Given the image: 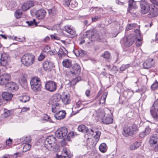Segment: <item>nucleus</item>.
Masks as SVG:
<instances>
[{
	"instance_id": "obj_7",
	"label": "nucleus",
	"mask_w": 158,
	"mask_h": 158,
	"mask_svg": "<svg viewBox=\"0 0 158 158\" xmlns=\"http://www.w3.org/2000/svg\"><path fill=\"white\" fill-rule=\"evenodd\" d=\"M88 135L86 133V135H88V139H91L93 137L95 140L96 143H97L99 140L101 133L99 131H94L92 129L88 130Z\"/></svg>"
},
{
	"instance_id": "obj_32",
	"label": "nucleus",
	"mask_w": 158,
	"mask_h": 158,
	"mask_svg": "<svg viewBox=\"0 0 158 158\" xmlns=\"http://www.w3.org/2000/svg\"><path fill=\"white\" fill-rule=\"evenodd\" d=\"M62 64L63 66L69 68L72 66V61L69 59H65L62 61Z\"/></svg>"
},
{
	"instance_id": "obj_14",
	"label": "nucleus",
	"mask_w": 158,
	"mask_h": 158,
	"mask_svg": "<svg viewBox=\"0 0 158 158\" xmlns=\"http://www.w3.org/2000/svg\"><path fill=\"white\" fill-rule=\"evenodd\" d=\"M10 78L8 74L4 73L0 76V84L3 85L7 84Z\"/></svg>"
},
{
	"instance_id": "obj_23",
	"label": "nucleus",
	"mask_w": 158,
	"mask_h": 158,
	"mask_svg": "<svg viewBox=\"0 0 158 158\" xmlns=\"http://www.w3.org/2000/svg\"><path fill=\"white\" fill-rule=\"evenodd\" d=\"M34 5L33 3L31 1H29L24 3L22 6V9L23 11H25L29 9Z\"/></svg>"
},
{
	"instance_id": "obj_30",
	"label": "nucleus",
	"mask_w": 158,
	"mask_h": 158,
	"mask_svg": "<svg viewBox=\"0 0 158 158\" xmlns=\"http://www.w3.org/2000/svg\"><path fill=\"white\" fill-rule=\"evenodd\" d=\"M19 99L21 102L25 103L29 100L30 97L28 95H23L19 96Z\"/></svg>"
},
{
	"instance_id": "obj_44",
	"label": "nucleus",
	"mask_w": 158,
	"mask_h": 158,
	"mask_svg": "<svg viewBox=\"0 0 158 158\" xmlns=\"http://www.w3.org/2000/svg\"><path fill=\"white\" fill-rule=\"evenodd\" d=\"M130 66L129 64H123L120 67V70L121 71H123L127 69H128Z\"/></svg>"
},
{
	"instance_id": "obj_5",
	"label": "nucleus",
	"mask_w": 158,
	"mask_h": 158,
	"mask_svg": "<svg viewBox=\"0 0 158 158\" xmlns=\"http://www.w3.org/2000/svg\"><path fill=\"white\" fill-rule=\"evenodd\" d=\"M158 110V98L154 102L153 106L150 110L151 115L154 120L158 122V114L157 112Z\"/></svg>"
},
{
	"instance_id": "obj_2",
	"label": "nucleus",
	"mask_w": 158,
	"mask_h": 158,
	"mask_svg": "<svg viewBox=\"0 0 158 158\" xmlns=\"http://www.w3.org/2000/svg\"><path fill=\"white\" fill-rule=\"evenodd\" d=\"M67 133V129L65 127H63L58 129L56 131L55 134L56 137L59 139L64 140L65 139L69 140L70 136L73 135V133L70 132L68 134Z\"/></svg>"
},
{
	"instance_id": "obj_60",
	"label": "nucleus",
	"mask_w": 158,
	"mask_h": 158,
	"mask_svg": "<svg viewBox=\"0 0 158 158\" xmlns=\"http://www.w3.org/2000/svg\"><path fill=\"white\" fill-rule=\"evenodd\" d=\"M29 107H24L22 108L21 110V112H25L29 110Z\"/></svg>"
},
{
	"instance_id": "obj_54",
	"label": "nucleus",
	"mask_w": 158,
	"mask_h": 158,
	"mask_svg": "<svg viewBox=\"0 0 158 158\" xmlns=\"http://www.w3.org/2000/svg\"><path fill=\"white\" fill-rule=\"evenodd\" d=\"M81 80V78L80 77H77L73 79L72 81V83L76 84L77 82H78Z\"/></svg>"
},
{
	"instance_id": "obj_40",
	"label": "nucleus",
	"mask_w": 158,
	"mask_h": 158,
	"mask_svg": "<svg viewBox=\"0 0 158 158\" xmlns=\"http://www.w3.org/2000/svg\"><path fill=\"white\" fill-rule=\"evenodd\" d=\"M24 144L23 148V151L24 152H26L30 149L31 145L30 143Z\"/></svg>"
},
{
	"instance_id": "obj_16",
	"label": "nucleus",
	"mask_w": 158,
	"mask_h": 158,
	"mask_svg": "<svg viewBox=\"0 0 158 158\" xmlns=\"http://www.w3.org/2000/svg\"><path fill=\"white\" fill-rule=\"evenodd\" d=\"M85 101L79 100L76 103L75 105L73 106L72 108V111L73 112H74L76 114L79 111L81 110L82 108L80 109H78V108L81 106L85 104L83 103Z\"/></svg>"
},
{
	"instance_id": "obj_11",
	"label": "nucleus",
	"mask_w": 158,
	"mask_h": 158,
	"mask_svg": "<svg viewBox=\"0 0 158 158\" xmlns=\"http://www.w3.org/2000/svg\"><path fill=\"white\" fill-rule=\"evenodd\" d=\"M81 71V68L80 65L77 64H73L70 70V73L73 75L79 74Z\"/></svg>"
},
{
	"instance_id": "obj_41",
	"label": "nucleus",
	"mask_w": 158,
	"mask_h": 158,
	"mask_svg": "<svg viewBox=\"0 0 158 158\" xmlns=\"http://www.w3.org/2000/svg\"><path fill=\"white\" fill-rule=\"evenodd\" d=\"M105 113L103 111L98 113L97 116L98 120L99 121H102L105 116Z\"/></svg>"
},
{
	"instance_id": "obj_35",
	"label": "nucleus",
	"mask_w": 158,
	"mask_h": 158,
	"mask_svg": "<svg viewBox=\"0 0 158 158\" xmlns=\"http://www.w3.org/2000/svg\"><path fill=\"white\" fill-rule=\"evenodd\" d=\"M99 149L100 151L102 152H105L107 150L106 145V144L104 143H102L99 146Z\"/></svg>"
},
{
	"instance_id": "obj_28",
	"label": "nucleus",
	"mask_w": 158,
	"mask_h": 158,
	"mask_svg": "<svg viewBox=\"0 0 158 158\" xmlns=\"http://www.w3.org/2000/svg\"><path fill=\"white\" fill-rule=\"evenodd\" d=\"M158 15V9L155 6L152 8L150 12V17H153Z\"/></svg>"
},
{
	"instance_id": "obj_39",
	"label": "nucleus",
	"mask_w": 158,
	"mask_h": 158,
	"mask_svg": "<svg viewBox=\"0 0 158 158\" xmlns=\"http://www.w3.org/2000/svg\"><path fill=\"white\" fill-rule=\"evenodd\" d=\"M22 140L23 143H30L31 140V137L29 136L24 137L22 138Z\"/></svg>"
},
{
	"instance_id": "obj_27",
	"label": "nucleus",
	"mask_w": 158,
	"mask_h": 158,
	"mask_svg": "<svg viewBox=\"0 0 158 158\" xmlns=\"http://www.w3.org/2000/svg\"><path fill=\"white\" fill-rule=\"evenodd\" d=\"M136 8V2L133 0H129V7L128 9V11L130 12L132 9Z\"/></svg>"
},
{
	"instance_id": "obj_12",
	"label": "nucleus",
	"mask_w": 158,
	"mask_h": 158,
	"mask_svg": "<svg viewBox=\"0 0 158 158\" xmlns=\"http://www.w3.org/2000/svg\"><path fill=\"white\" fill-rule=\"evenodd\" d=\"M158 143V134H154L150 136L149 140V144L151 146H154Z\"/></svg>"
},
{
	"instance_id": "obj_51",
	"label": "nucleus",
	"mask_w": 158,
	"mask_h": 158,
	"mask_svg": "<svg viewBox=\"0 0 158 158\" xmlns=\"http://www.w3.org/2000/svg\"><path fill=\"white\" fill-rule=\"evenodd\" d=\"M25 37H23L22 38H17L16 36H15L14 37V39L13 40H17L19 41L22 42L25 41Z\"/></svg>"
},
{
	"instance_id": "obj_46",
	"label": "nucleus",
	"mask_w": 158,
	"mask_h": 158,
	"mask_svg": "<svg viewBox=\"0 0 158 158\" xmlns=\"http://www.w3.org/2000/svg\"><path fill=\"white\" fill-rule=\"evenodd\" d=\"M77 5V2L75 0H72L71 2L70 5L73 8L76 7Z\"/></svg>"
},
{
	"instance_id": "obj_59",
	"label": "nucleus",
	"mask_w": 158,
	"mask_h": 158,
	"mask_svg": "<svg viewBox=\"0 0 158 158\" xmlns=\"http://www.w3.org/2000/svg\"><path fill=\"white\" fill-rule=\"evenodd\" d=\"M86 52L82 50H80V56H83L86 54Z\"/></svg>"
},
{
	"instance_id": "obj_37",
	"label": "nucleus",
	"mask_w": 158,
	"mask_h": 158,
	"mask_svg": "<svg viewBox=\"0 0 158 158\" xmlns=\"http://www.w3.org/2000/svg\"><path fill=\"white\" fill-rule=\"evenodd\" d=\"M52 111L53 113H56L59 110L60 106L59 104H52Z\"/></svg>"
},
{
	"instance_id": "obj_33",
	"label": "nucleus",
	"mask_w": 158,
	"mask_h": 158,
	"mask_svg": "<svg viewBox=\"0 0 158 158\" xmlns=\"http://www.w3.org/2000/svg\"><path fill=\"white\" fill-rule=\"evenodd\" d=\"M78 130L80 132L83 133L85 132V133H87V135H88V129L85 125H82L79 126L78 127Z\"/></svg>"
},
{
	"instance_id": "obj_50",
	"label": "nucleus",
	"mask_w": 158,
	"mask_h": 158,
	"mask_svg": "<svg viewBox=\"0 0 158 158\" xmlns=\"http://www.w3.org/2000/svg\"><path fill=\"white\" fill-rule=\"evenodd\" d=\"M57 53V51L55 49H53L50 50L48 52L49 54L50 55H53L56 54Z\"/></svg>"
},
{
	"instance_id": "obj_15",
	"label": "nucleus",
	"mask_w": 158,
	"mask_h": 158,
	"mask_svg": "<svg viewBox=\"0 0 158 158\" xmlns=\"http://www.w3.org/2000/svg\"><path fill=\"white\" fill-rule=\"evenodd\" d=\"M9 56L5 53H2L0 58V64L2 66H6L9 60Z\"/></svg>"
},
{
	"instance_id": "obj_58",
	"label": "nucleus",
	"mask_w": 158,
	"mask_h": 158,
	"mask_svg": "<svg viewBox=\"0 0 158 158\" xmlns=\"http://www.w3.org/2000/svg\"><path fill=\"white\" fill-rule=\"evenodd\" d=\"M100 18V17L98 16H95L94 17H92V20L93 22H95L98 20Z\"/></svg>"
},
{
	"instance_id": "obj_24",
	"label": "nucleus",
	"mask_w": 158,
	"mask_h": 158,
	"mask_svg": "<svg viewBox=\"0 0 158 158\" xmlns=\"http://www.w3.org/2000/svg\"><path fill=\"white\" fill-rule=\"evenodd\" d=\"M135 32L136 33V38L137 39L135 44L137 46L139 47L142 44V39L140 36V34L139 33V31L137 29L135 31Z\"/></svg>"
},
{
	"instance_id": "obj_38",
	"label": "nucleus",
	"mask_w": 158,
	"mask_h": 158,
	"mask_svg": "<svg viewBox=\"0 0 158 158\" xmlns=\"http://www.w3.org/2000/svg\"><path fill=\"white\" fill-rule=\"evenodd\" d=\"M107 95V93L105 92L103 94L100 100V104H104L105 102L106 99Z\"/></svg>"
},
{
	"instance_id": "obj_55",
	"label": "nucleus",
	"mask_w": 158,
	"mask_h": 158,
	"mask_svg": "<svg viewBox=\"0 0 158 158\" xmlns=\"http://www.w3.org/2000/svg\"><path fill=\"white\" fill-rule=\"evenodd\" d=\"M12 140L10 138H9L6 141V145L9 146L11 145L12 143Z\"/></svg>"
},
{
	"instance_id": "obj_62",
	"label": "nucleus",
	"mask_w": 158,
	"mask_h": 158,
	"mask_svg": "<svg viewBox=\"0 0 158 158\" xmlns=\"http://www.w3.org/2000/svg\"><path fill=\"white\" fill-rule=\"evenodd\" d=\"M153 4L158 6V1L156 0H149Z\"/></svg>"
},
{
	"instance_id": "obj_6",
	"label": "nucleus",
	"mask_w": 158,
	"mask_h": 158,
	"mask_svg": "<svg viewBox=\"0 0 158 158\" xmlns=\"http://www.w3.org/2000/svg\"><path fill=\"white\" fill-rule=\"evenodd\" d=\"M140 10L143 14H145L149 10L150 6L148 2L145 0H142L140 1Z\"/></svg>"
},
{
	"instance_id": "obj_13",
	"label": "nucleus",
	"mask_w": 158,
	"mask_h": 158,
	"mask_svg": "<svg viewBox=\"0 0 158 158\" xmlns=\"http://www.w3.org/2000/svg\"><path fill=\"white\" fill-rule=\"evenodd\" d=\"M6 88L9 90L11 91H14L18 89L19 87L16 83L10 82L7 84L6 85Z\"/></svg>"
},
{
	"instance_id": "obj_20",
	"label": "nucleus",
	"mask_w": 158,
	"mask_h": 158,
	"mask_svg": "<svg viewBox=\"0 0 158 158\" xmlns=\"http://www.w3.org/2000/svg\"><path fill=\"white\" fill-rule=\"evenodd\" d=\"M61 98V96L60 94H56L53 96L51 98L50 103L52 104H59L60 102Z\"/></svg>"
},
{
	"instance_id": "obj_1",
	"label": "nucleus",
	"mask_w": 158,
	"mask_h": 158,
	"mask_svg": "<svg viewBox=\"0 0 158 158\" xmlns=\"http://www.w3.org/2000/svg\"><path fill=\"white\" fill-rule=\"evenodd\" d=\"M44 148L50 151H57L59 147L55 137L53 135L48 136L46 139Z\"/></svg>"
},
{
	"instance_id": "obj_49",
	"label": "nucleus",
	"mask_w": 158,
	"mask_h": 158,
	"mask_svg": "<svg viewBox=\"0 0 158 158\" xmlns=\"http://www.w3.org/2000/svg\"><path fill=\"white\" fill-rule=\"evenodd\" d=\"M110 56V54L108 52H104L102 56L104 58L106 59L108 58Z\"/></svg>"
},
{
	"instance_id": "obj_19",
	"label": "nucleus",
	"mask_w": 158,
	"mask_h": 158,
	"mask_svg": "<svg viewBox=\"0 0 158 158\" xmlns=\"http://www.w3.org/2000/svg\"><path fill=\"white\" fill-rule=\"evenodd\" d=\"M154 64L153 59L149 58L143 63V65L144 69H147L152 66Z\"/></svg>"
},
{
	"instance_id": "obj_63",
	"label": "nucleus",
	"mask_w": 158,
	"mask_h": 158,
	"mask_svg": "<svg viewBox=\"0 0 158 158\" xmlns=\"http://www.w3.org/2000/svg\"><path fill=\"white\" fill-rule=\"evenodd\" d=\"M20 154L19 152L16 153L12 156L13 158H17L18 156L20 157Z\"/></svg>"
},
{
	"instance_id": "obj_9",
	"label": "nucleus",
	"mask_w": 158,
	"mask_h": 158,
	"mask_svg": "<svg viewBox=\"0 0 158 158\" xmlns=\"http://www.w3.org/2000/svg\"><path fill=\"white\" fill-rule=\"evenodd\" d=\"M43 65L44 70L47 72L50 71L55 66L53 63L50 60L44 61L43 62Z\"/></svg>"
},
{
	"instance_id": "obj_52",
	"label": "nucleus",
	"mask_w": 158,
	"mask_h": 158,
	"mask_svg": "<svg viewBox=\"0 0 158 158\" xmlns=\"http://www.w3.org/2000/svg\"><path fill=\"white\" fill-rule=\"evenodd\" d=\"M45 57V55L43 53H41L38 58V60L39 61H42Z\"/></svg>"
},
{
	"instance_id": "obj_29",
	"label": "nucleus",
	"mask_w": 158,
	"mask_h": 158,
	"mask_svg": "<svg viewBox=\"0 0 158 158\" xmlns=\"http://www.w3.org/2000/svg\"><path fill=\"white\" fill-rule=\"evenodd\" d=\"M61 99L63 102L66 105L70 103L71 101L69 96L67 94L64 95L61 98Z\"/></svg>"
},
{
	"instance_id": "obj_36",
	"label": "nucleus",
	"mask_w": 158,
	"mask_h": 158,
	"mask_svg": "<svg viewBox=\"0 0 158 158\" xmlns=\"http://www.w3.org/2000/svg\"><path fill=\"white\" fill-rule=\"evenodd\" d=\"M11 114V111L10 110L4 109L3 113L2 116L3 118H6L10 116Z\"/></svg>"
},
{
	"instance_id": "obj_8",
	"label": "nucleus",
	"mask_w": 158,
	"mask_h": 158,
	"mask_svg": "<svg viewBox=\"0 0 158 158\" xmlns=\"http://www.w3.org/2000/svg\"><path fill=\"white\" fill-rule=\"evenodd\" d=\"M45 87L46 90L50 92H53L56 90V83L53 81H48L46 82Z\"/></svg>"
},
{
	"instance_id": "obj_3",
	"label": "nucleus",
	"mask_w": 158,
	"mask_h": 158,
	"mask_svg": "<svg viewBox=\"0 0 158 158\" xmlns=\"http://www.w3.org/2000/svg\"><path fill=\"white\" fill-rule=\"evenodd\" d=\"M35 60V56L31 54L26 53L22 57L21 59L22 63L26 66L32 65Z\"/></svg>"
},
{
	"instance_id": "obj_57",
	"label": "nucleus",
	"mask_w": 158,
	"mask_h": 158,
	"mask_svg": "<svg viewBox=\"0 0 158 158\" xmlns=\"http://www.w3.org/2000/svg\"><path fill=\"white\" fill-rule=\"evenodd\" d=\"M50 36L51 39H52L57 40H59L60 39V38L59 36L54 35H51Z\"/></svg>"
},
{
	"instance_id": "obj_18",
	"label": "nucleus",
	"mask_w": 158,
	"mask_h": 158,
	"mask_svg": "<svg viewBox=\"0 0 158 158\" xmlns=\"http://www.w3.org/2000/svg\"><path fill=\"white\" fill-rule=\"evenodd\" d=\"M63 30L71 35L72 37H74L76 35V31L75 29L73 27L71 28L69 26H65L64 27Z\"/></svg>"
},
{
	"instance_id": "obj_53",
	"label": "nucleus",
	"mask_w": 158,
	"mask_h": 158,
	"mask_svg": "<svg viewBox=\"0 0 158 158\" xmlns=\"http://www.w3.org/2000/svg\"><path fill=\"white\" fill-rule=\"evenodd\" d=\"M72 0H64V5L66 6H68L70 5Z\"/></svg>"
},
{
	"instance_id": "obj_25",
	"label": "nucleus",
	"mask_w": 158,
	"mask_h": 158,
	"mask_svg": "<svg viewBox=\"0 0 158 158\" xmlns=\"http://www.w3.org/2000/svg\"><path fill=\"white\" fill-rule=\"evenodd\" d=\"M2 95L3 100L7 101L10 100L13 97L12 94L6 92L2 93Z\"/></svg>"
},
{
	"instance_id": "obj_42",
	"label": "nucleus",
	"mask_w": 158,
	"mask_h": 158,
	"mask_svg": "<svg viewBox=\"0 0 158 158\" xmlns=\"http://www.w3.org/2000/svg\"><path fill=\"white\" fill-rule=\"evenodd\" d=\"M22 15V12L20 10L18 9L17 10L15 14V17L18 19Z\"/></svg>"
},
{
	"instance_id": "obj_4",
	"label": "nucleus",
	"mask_w": 158,
	"mask_h": 158,
	"mask_svg": "<svg viewBox=\"0 0 158 158\" xmlns=\"http://www.w3.org/2000/svg\"><path fill=\"white\" fill-rule=\"evenodd\" d=\"M31 89L35 92L40 90L41 88V81L39 78L33 77L30 81Z\"/></svg>"
},
{
	"instance_id": "obj_31",
	"label": "nucleus",
	"mask_w": 158,
	"mask_h": 158,
	"mask_svg": "<svg viewBox=\"0 0 158 158\" xmlns=\"http://www.w3.org/2000/svg\"><path fill=\"white\" fill-rule=\"evenodd\" d=\"M103 123L106 124H109L112 122L113 119L110 116H105L102 120Z\"/></svg>"
},
{
	"instance_id": "obj_61",
	"label": "nucleus",
	"mask_w": 158,
	"mask_h": 158,
	"mask_svg": "<svg viewBox=\"0 0 158 158\" xmlns=\"http://www.w3.org/2000/svg\"><path fill=\"white\" fill-rule=\"evenodd\" d=\"M134 144L135 145L137 148H138L141 145L140 142L139 141L136 142Z\"/></svg>"
},
{
	"instance_id": "obj_43",
	"label": "nucleus",
	"mask_w": 158,
	"mask_h": 158,
	"mask_svg": "<svg viewBox=\"0 0 158 158\" xmlns=\"http://www.w3.org/2000/svg\"><path fill=\"white\" fill-rule=\"evenodd\" d=\"M136 26L135 23L130 24L127 27L126 30L128 31L133 29Z\"/></svg>"
},
{
	"instance_id": "obj_17",
	"label": "nucleus",
	"mask_w": 158,
	"mask_h": 158,
	"mask_svg": "<svg viewBox=\"0 0 158 158\" xmlns=\"http://www.w3.org/2000/svg\"><path fill=\"white\" fill-rule=\"evenodd\" d=\"M46 14V12L44 9L38 10L35 13L36 18L39 19H41L45 18Z\"/></svg>"
},
{
	"instance_id": "obj_56",
	"label": "nucleus",
	"mask_w": 158,
	"mask_h": 158,
	"mask_svg": "<svg viewBox=\"0 0 158 158\" xmlns=\"http://www.w3.org/2000/svg\"><path fill=\"white\" fill-rule=\"evenodd\" d=\"M50 47L49 46L46 45L44 47L43 51L44 52H47L48 53L49 51H48Z\"/></svg>"
},
{
	"instance_id": "obj_34",
	"label": "nucleus",
	"mask_w": 158,
	"mask_h": 158,
	"mask_svg": "<svg viewBox=\"0 0 158 158\" xmlns=\"http://www.w3.org/2000/svg\"><path fill=\"white\" fill-rule=\"evenodd\" d=\"M62 155H65L69 158L71 156L70 151L69 149L66 148H64L62 151Z\"/></svg>"
},
{
	"instance_id": "obj_45",
	"label": "nucleus",
	"mask_w": 158,
	"mask_h": 158,
	"mask_svg": "<svg viewBox=\"0 0 158 158\" xmlns=\"http://www.w3.org/2000/svg\"><path fill=\"white\" fill-rule=\"evenodd\" d=\"M26 23H27L29 26H36L37 25V23L35 22V19H33L32 21L30 22L27 21Z\"/></svg>"
},
{
	"instance_id": "obj_22",
	"label": "nucleus",
	"mask_w": 158,
	"mask_h": 158,
	"mask_svg": "<svg viewBox=\"0 0 158 158\" xmlns=\"http://www.w3.org/2000/svg\"><path fill=\"white\" fill-rule=\"evenodd\" d=\"M65 114L66 113L64 111H60L55 114V117L56 119L61 120L65 118Z\"/></svg>"
},
{
	"instance_id": "obj_26",
	"label": "nucleus",
	"mask_w": 158,
	"mask_h": 158,
	"mask_svg": "<svg viewBox=\"0 0 158 158\" xmlns=\"http://www.w3.org/2000/svg\"><path fill=\"white\" fill-rule=\"evenodd\" d=\"M151 131V129L149 127H146L144 131L140 132L139 134V136L141 138H144L145 136L148 135Z\"/></svg>"
},
{
	"instance_id": "obj_10",
	"label": "nucleus",
	"mask_w": 158,
	"mask_h": 158,
	"mask_svg": "<svg viewBox=\"0 0 158 158\" xmlns=\"http://www.w3.org/2000/svg\"><path fill=\"white\" fill-rule=\"evenodd\" d=\"M133 131L131 127L128 126H125L123 128L122 134L126 137L131 135L133 134Z\"/></svg>"
},
{
	"instance_id": "obj_48",
	"label": "nucleus",
	"mask_w": 158,
	"mask_h": 158,
	"mask_svg": "<svg viewBox=\"0 0 158 158\" xmlns=\"http://www.w3.org/2000/svg\"><path fill=\"white\" fill-rule=\"evenodd\" d=\"M151 88L153 90L156 89L158 88V82L156 81L152 85Z\"/></svg>"
},
{
	"instance_id": "obj_47",
	"label": "nucleus",
	"mask_w": 158,
	"mask_h": 158,
	"mask_svg": "<svg viewBox=\"0 0 158 158\" xmlns=\"http://www.w3.org/2000/svg\"><path fill=\"white\" fill-rule=\"evenodd\" d=\"M48 13L50 14L54 15L56 13V9L54 7L48 10Z\"/></svg>"
},
{
	"instance_id": "obj_64",
	"label": "nucleus",
	"mask_w": 158,
	"mask_h": 158,
	"mask_svg": "<svg viewBox=\"0 0 158 158\" xmlns=\"http://www.w3.org/2000/svg\"><path fill=\"white\" fill-rule=\"evenodd\" d=\"M56 158H69V157L66 156L65 155H56Z\"/></svg>"
},
{
	"instance_id": "obj_21",
	"label": "nucleus",
	"mask_w": 158,
	"mask_h": 158,
	"mask_svg": "<svg viewBox=\"0 0 158 158\" xmlns=\"http://www.w3.org/2000/svg\"><path fill=\"white\" fill-rule=\"evenodd\" d=\"M123 41V43L124 45L126 47H129L134 42V38L132 37L130 38L129 37H127V38H124L122 41Z\"/></svg>"
}]
</instances>
